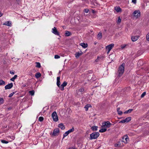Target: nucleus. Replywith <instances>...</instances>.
Here are the masks:
<instances>
[{
  "instance_id": "obj_1",
  "label": "nucleus",
  "mask_w": 149,
  "mask_h": 149,
  "mask_svg": "<svg viewBox=\"0 0 149 149\" xmlns=\"http://www.w3.org/2000/svg\"><path fill=\"white\" fill-rule=\"evenodd\" d=\"M125 64L123 63L119 67L118 71V75L121 76L123 74L124 71Z\"/></svg>"
},
{
  "instance_id": "obj_2",
  "label": "nucleus",
  "mask_w": 149,
  "mask_h": 149,
  "mask_svg": "<svg viewBox=\"0 0 149 149\" xmlns=\"http://www.w3.org/2000/svg\"><path fill=\"white\" fill-rule=\"evenodd\" d=\"M100 134L98 132H95L92 133L90 134V139H97L99 136Z\"/></svg>"
},
{
  "instance_id": "obj_3",
  "label": "nucleus",
  "mask_w": 149,
  "mask_h": 149,
  "mask_svg": "<svg viewBox=\"0 0 149 149\" xmlns=\"http://www.w3.org/2000/svg\"><path fill=\"white\" fill-rule=\"evenodd\" d=\"M140 16V12L139 10H136L133 13V17L135 19L138 18Z\"/></svg>"
},
{
  "instance_id": "obj_4",
  "label": "nucleus",
  "mask_w": 149,
  "mask_h": 149,
  "mask_svg": "<svg viewBox=\"0 0 149 149\" xmlns=\"http://www.w3.org/2000/svg\"><path fill=\"white\" fill-rule=\"evenodd\" d=\"M52 117L54 121L56 122L58 120V118L57 113L55 111L52 113Z\"/></svg>"
},
{
  "instance_id": "obj_5",
  "label": "nucleus",
  "mask_w": 149,
  "mask_h": 149,
  "mask_svg": "<svg viewBox=\"0 0 149 149\" xmlns=\"http://www.w3.org/2000/svg\"><path fill=\"white\" fill-rule=\"evenodd\" d=\"M114 46V44L112 43L106 46V49L108 50L107 52V54H108L109 53L110 51L113 48Z\"/></svg>"
},
{
  "instance_id": "obj_6",
  "label": "nucleus",
  "mask_w": 149,
  "mask_h": 149,
  "mask_svg": "<svg viewBox=\"0 0 149 149\" xmlns=\"http://www.w3.org/2000/svg\"><path fill=\"white\" fill-rule=\"evenodd\" d=\"M111 125V124L108 121L104 122L102 123V126H106V128L110 127Z\"/></svg>"
},
{
  "instance_id": "obj_7",
  "label": "nucleus",
  "mask_w": 149,
  "mask_h": 149,
  "mask_svg": "<svg viewBox=\"0 0 149 149\" xmlns=\"http://www.w3.org/2000/svg\"><path fill=\"white\" fill-rule=\"evenodd\" d=\"M52 32L54 34L57 35L59 36V33L58 31L56 29V28L55 27H54L52 29Z\"/></svg>"
},
{
  "instance_id": "obj_8",
  "label": "nucleus",
  "mask_w": 149,
  "mask_h": 149,
  "mask_svg": "<svg viewBox=\"0 0 149 149\" xmlns=\"http://www.w3.org/2000/svg\"><path fill=\"white\" fill-rule=\"evenodd\" d=\"M129 140V139L127 136H125L122 138V141L125 143H127Z\"/></svg>"
},
{
  "instance_id": "obj_9",
  "label": "nucleus",
  "mask_w": 149,
  "mask_h": 149,
  "mask_svg": "<svg viewBox=\"0 0 149 149\" xmlns=\"http://www.w3.org/2000/svg\"><path fill=\"white\" fill-rule=\"evenodd\" d=\"M59 130L58 128L55 129L52 135L53 136H56L58 135L59 132Z\"/></svg>"
},
{
  "instance_id": "obj_10",
  "label": "nucleus",
  "mask_w": 149,
  "mask_h": 149,
  "mask_svg": "<svg viewBox=\"0 0 149 149\" xmlns=\"http://www.w3.org/2000/svg\"><path fill=\"white\" fill-rule=\"evenodd\" d=\"M139 37V36H133L131 37V39L132 41L134 42L136 41Z\"/></svg>"
},
{
  "instance_id": "obj_11",
  "label": "nucleus",
  "mask_w": 149,
  "mask_h": 149,
  "mask_svg": "<svg viewBox=\"0 0 149 149\" xmlns=\"http://www.w3.org/2000/svg\"><path fill=\"white\" fill-rule=\"evenodd\" d=\"M60 77H57V86L59 87V86L60 85Z\"/></svg>"
},
{
  "instance_id": "obj_12",
  "label": "nucleus",
  "mask_w": 149,
  "mask_h": 149,
  "mask_svg": "<svg viewBox=\"0 0 149 149\" xmlns=\"http://www.w3.org/2000/svg\"><path fill=\"white\" fill-rule=\"evenodd\" d=\"M102 37V34L101 32H99L97 36V38L98 39L100 40Z\"/></svg>"
},
{
  "instance_id": "obj_13",
  "label": "nucleus",
  "mask_w": 149,
  "mask_h": 149,
  "mask_svg": "<svg viewBox=\"0 0 149 149\" xmlns=\"http://www.w3.org/2000/svg\"><path fill=\"white\" fill-rule=\"evenodd\" d=\"M82 54V52H81V53H80V52H77L75 54V57L76 58H78Z\"/></svg>"
},
{
  "instance_id": "obj_14",
  "label": "nucleus",
  "mask_w": 149,
  "mask_h": 149,
  "mask_svg": "<svg viewBox=\"0 0 149 149\" xmlns=\"http://www.w3.org/2000/svg\"><path fill=\"white\" fill-rule=\"evenodd\" d=\"M58 127L62 130H64L65 129V127L62 123H60L58 125Z\"/></svg>"
},
{
  "instance_id": "obj_15",
  "label": "nucleus",
  "mask_w": 149,
  "mask_h": 149,
  "mask_svg": "<svg viewBox=\"0 0 149 149\" xmlns=\"http://www.w3.org/2000/svg\"><path fill=\"white\" fill-rule=\"evenodd\" d=\"M80 45L84 48H86L87 47V44H85L84 43H82L80 44Z\"/></svg>"
},
{
  "instance_id": "obj_16",
  "label": "nucleus",
  "mask_w": 149,
  "mask_h": 149,
  "mask_svg": "<svg viewBox=\"0 0 149 149\" xmlns=\"http://www.w3.org/2000/svg\"><path fill=\"white\" fill-rule=\"evenodd\" d=\"M90 107H91V105L90 104H87L84 107V108L85 109V110L87 111L88 110V108Z\"/></svg>"
},
{
  "instance_id": "obj_17",
  "label": "nucleus",
  "mask_w": 149,
  "mask_h": 149,
  "mask_svg": "<svg viewBox=\"0 0 149 149\" xmlns=\"http://www.w3.org/2000/svg\"><path fill=\"white\" fill-rule=\"evenodd\" d=\"M114 9L118 12H120L121 11V8L119 7H115Z\"/></svg>"
},
{
  "instance_id": "obj_18",
  "label": "nucleus",
  "mask_w": 149,
  "mask_h": 149,
  "mask_svg": "<svg viewBox=\"0 0 149 149\" xmlns=\"http://www.w3.org/2000/svg\"><path fill=\"white\" fill-rule=\"evenodd\" d=\"M41 76V74L40 72L36 73L35 74V77L37 79L39 78Z\"/></svg>"
},
{
  "instance_id": "obj_19",
  "label": "nucleus",
  "mask_w": 149,
  "mask_h": 149,
  "mask_svg": "<svg viewBox=\"0 0 149 149\" xmlns=\"http://www.w3.org/2000/svg\"><path fill=\"white\" fill-rule=\"evenodd\" d=\"M107 128H102L99 130V132H104L107 130Z\"/></svg>"
},
{
  "instance_id": "obj_20",
  "label": "nucleus",
  "mask_w": 149,
  "mask_h": 149,
  "mask_svg": "<svg viewBox=\"0 0 149 149\" xmlns=\"http://www.w3.org/2000/svg\"><path fill=\"white\" fill-rule=\"evenodd\" d=\"M131 119V117H129L128 118H126L125 119V123H128L129 121H130Z\"/></svg>"
},
{
  "instance_id": "obj_21",
  "label": "nucleus",
  "mask_w": 149,
  "mask_h": 149,
  "mask_svg": "<svg viewBox=\"0 0 149 149\" xmlns=\"http://www.w3.org/2000/svg\"><path fill=\"white\" fill-rule=\"evenodd\" d=\"M120 108L118 107L117 108V110L118 112V114L119 115H121L122 114V112L120 110Z\"/></svg>"
},
{
  "instance_id": "obj_22",
  "label": "nucleus",
  "mask_w": 149,
  "mask_h": 149,
  "mask_svg": "<svg viewBox=\"0 0 149 149\" xmlns=\"http://www.w3.org/2000/svg\"><path fill=\"white\" fill-rule=\"evenodd\" d=\"M71 33L70 31H67L66 32L65 35L66 36H69L71 35Z\"/></svg>"
},
{
  "instance_id": "obj_23",
  "label": "nucleus",
  "mask_w": 149,
  "mask_h": 149,
  "mask_svg": "<svg viewBox=\"0 0 149 149\" xmlns=\"http://www.w3.org/2000/svg\"><path fill=\"white\" fill-rule=\"evenodd\" d=\"M17 77V75H15L12 78H11L10 79V80L12 81H15V79H16Z\"/></svg>"
},
{
  "instance_id": "obj_24",
  "label": "nucleus",
  "mask_w": 149,
  "mask_h": 149,
  "mask_svg": "<svg viewBox=\"0 0 149 149\" xmlns=\"http://www.w3.org/2000/svg\"><path fill=\"white\" fill-rule=\"evenodd\" d=\"M133 111V109H129L124 112L125 114L128 113H131Z\"/></svg>"
},
{
  "instance_id": "obj_25",
  "label": "nucleus",
  "mask_w": 149,
  "mask_h": 149,
  "mask_svg": "<svg viewBox=\"0 0 149 149\" xmlns=\"http://www.w3.org/2000/svg\"><path fill=\"white\" fill-rule=\"evenodd\" d=\"M98 127L96 126H93L91 127V129L93 131H97V130Z\"/></svg>"
},
{
  "instance_id": "obj_26",
  "label": "nucleus",
  "mask_w": 149,
  "mask_h": 149,
  "mask_svg": "<svg viewBox=\"0 0 149 149\" xmlns=\"http://www.w3.org/2000/svg\"><path fill=\"white\" fill-rule=\"evenodd\" d=\"M74 128L73 127H72V128L69 130H68L67 131L68 132L69 134L73 132L74 131Z\"/></svg>"
},
{
  "instance_id": "obj_27",
  "label": "nucleus",
  "mask_w": 149,
  "mask_h": 149,
  "mask_svg": "<svg viewBox=\"0 0 149 149\" xmlns=\"http://www.w3.org/2000/svg\"><path fill=\"white\" fill-rule=\"evenodd\" d=\"M36 67L38 68H40L41 67V65L40 63L39 62H36Z\"/></svg>"
},
{
  "instance_id": "obj_28",
  "label": "nucleus",
  "mask_w": 149,
  "mask_h": 149,
  "mask_svg": "<svg viewBox=\"0 0 149 149\" xmlns=\"http://www.w3.org/2000/svg\"><path fill=\"white\" fill-rule=\"evenodd\" d=\"M68 132L67 131L65 132L63 134V139L65 136H67L69 134Z\"/></svg>"
},
{
  "instance_id": "obj_29",
  "label": "nucleus",
  "mask_w": 149,
  "mask_h": 149,
  "mask_svg": "<svg viewBox=\"0 0 149 149\" xmlns=\"http://www.w3.org/2000/svg\"><path fill=\"white\" fill-rule=\"evenodd\" d=\"M121 22V19L120 17H119L118 18V20L117 21V23L118 24H120Z\"/></svg>"
},
{
  "instance_id": "obj_30",
  "label": "nucleus",
  "mask_w": 149,
  "mask_h": 149,
  "mask_svg": "<svg viewBox=\"0 0 149 149\" xmlns=\"http://www.w3.org/2000/svg\"><path fill=\"white\" fill-rule=\"evenodd\" d=\"M29 93L31 95H33L34 94V91L33 90L30 91H29Z\"/></svg>"
},
{
  "instance_id": "obj_31",
  "label": "nucleus",
  "mask_w": 149,
  "mask_h": 149,
  "mask_svg": "<svg viewBox=\"0 0 149 149\" xmlns=\"http://www.w3.org/2000/svg\"><path fill=\"white\" fill-rule=\"evenodd\" d=\"M5 84V82L4 81L2 80H0V85H4Z\"/></svg>"
},
{
  "instance_id": "obj_32",
  "label": "nucleus",
  "mask_w": 149,
  "mask_h": 149,
  "mask_svg": "<svg viewBox=\"0 0 149 149\" xmlns=\"http://www.w3.org/2000/svg\"><path fill=\"white\" fill-rule=\"evenodd\" d=\"M67 83L66 81H64L63 83L61 84L62 86L64 87L65 86L67 85Z\"/></svg>"
},
{
  "instance_id": "obj_33",
  "label": "nucleus",
  "mask_w": 149,
  "mask_h": 149,
  "mask_svg": "<svg viewBox=\"0 0 149 149\" xmlns=\"http://www.w3.org/2000/svg\"><path fill=\"white\" fill-rule=\"evenodd\" d=\"M44 119V118L42 117H40L39 118V120L40 122L42 121Z\"/></svg>"
},
{
  "instance_id": "obj_34",
  "label": "nucleus",
  "mask_w": 149,
  "mask_h": 149,
  "mask_svg": "<svg viewBox=\"0 0 149 149\" xmlns=\"http://www.w3.org/2000/svg\"><path fill=\"white\" fill-rule=\"evenodd\" d=\"M3 24L7 25L8 26H9V21H8L7 22H6L4 23Z\"/></svg>"
},
{
  "instance_id": "obj_35",
  "label": "nucleus",
  "mask_w": 149,
  "mask_h": 149,
  "mask_svg": "<svg viewBox=\"0 0 149 149\" xmlns=\"http://www.w3.org/2000/svg\"><path fill=\"white\" fill-rule=\"evenodd\" d=\"M16 91H15V92L13 91L10 94V97L12 96L13 94L15 93H16Z\"/></svg>"
},
{
  "instance_id": "obj_36",
  "label": "nucleus",
  "mask_w": 149,
  "mask_h": 149,
  "mask_svg": "<svg viewBox=\"0 0 149 149\" xmlns=\"http://www.w3.org/2000/svg\"><path fill=\"white\" fill-rule=\"evenodd\" d=\"M5 88V89H9V84H8V85L6 86Z\"/></svg>"
},
{
  "instance_id": "obj_37",
  "label": "nucleus",
  "mask_w": 149,
  "mask_h": 149,
  "mask_svg": "<svg viewBox=\"0 0 149 149\" xmlns=\"http://www.w3.org/2000/svg\"><path fill=\"white\" fill-rule=\"evenodd\" d=\"M1 141L2 143H8V141H7L4 140H2Z\"/></svg>"
},
{
  "instance_id": "obj_38",
  "label": "nucleus",
  "mask_w": 149,
  "mask_h": 149,
  "mask_svg": "<svg viewBox=\"0 0 149 149\" xmlns=\"http://www.w3.org/2000/svg\"><path fill=\"white\" fill-rule=\"evenodd\" d=\"M3 100L2 98H0V104H1L3 103Z\"/></svg>"
},
{
  "instance_id": "obj_39",
  "label": "nucleus",
  "mask_w": 149,
  "mask_h": 149,
  "mask_svg": "<svg viewBox=\"0 0 149 149\" xmlns=\"http://www.w3.org/2000/svg\"><path fill=\"white\" fill-rule=\"evenodd\" d=\"M146 39L147 40L149 41V33H148L146 35Z\"/></svg>"
},
{
  "instance_id": "obj_40",
  "label": "nucleus",
  "mask_w": 149,
  "mask_h": 149,
  "mask_svg": "<svg viewBox=\"0 0 149 149\" xmlns=\"http://www.w3.org/2000/svg\"><path fill=\"white\" fill-rule=\"evenodd\" d=\"M64 87L63 86H62V85H61L60 86H59V88H60V89L62 90L63 91L64 90Z\"/></svg>"
},
{
  "instance_id": "obj_41",
  "label": "nucleus",
  "mask_w": 149,
  "mask_h": 149,
  "mask_svg": "<svg viewBox=\"0 0 149 149\" xmlns=\"http://www.w3.org/2000/svg\"><path fill=\"white\" fill-rule=\"evenodd\" d=\"M54 58L55 59H58L60 58V56L58 55H55L54 56Z\"/></svg>"
},
{
  "instance_id": "obj_42",
  "label": "nucleus",
  "mask_w": 149,
  "mask_h": 149,
  "mask_svg": "<svg viewBox=\"0 0 149 149\" xmlns=\"http://www.w3.org/2000/svg\"><path fill=\"white\" fill-rule=\"evenodd\" d=\"M146 92H144L141 95V97H144V96L146 95Z\"/></svg>"
},
{
  "instance_id": "obj_43",
  "label": "nucleus",
  "mask_w": 149,
  "mask_h": 149,
  "mask_svg": "<svg viewBox=\"0 0 149 149\" xmlns=\"http://www.w3.org/2000/svg\"><path fill=\"white\" fill-rule=\"evenodd\" d=\"M89 11V10L88 9H86L84 10V12L86 13H88V12Z\"/></svg>"
},
{
  "instance_id": "obj_44",
  "label": "nucleus",
  "mask_w": 149,
  "mask_h": 149,
  "mask_svg": "<svg viewBox=\"0 0 149 149\" xmlns=\"http://www.w3.org/2000/svg\"><path fill=\"white\" fill-rule=\"evenodd\" d=\"M84 89L83 88H81L79 90V91L80 92H82L83 91H84Z\"/></svg>"
},
{
  "instance_id": "obj_45",
  "label": "nucleus",
  "mask_w": 149,
  "mask_h": 149,
  "mask_svg": "<svg viewBox=\"0 0 149 149\" xmlns=\"http://www.w3.org/2000/svg\"><path fill=\"white\" fill-rule=\"evenodd\" d=\"M132 2L135 4L136 3V0H132Z\"/></svg>"
},
{
  "instance_id": "obj_46",
  "label": "nucleus",
  "mask_w": 149,
  "mask_h": 149,
  "mask_svg": "<svg viewBox=\"0 0 149 149\" xmlns=\"http://www.w3.org/2000/svg\"><path fill=\"white\" fill-rule=\"evenodd\" d=\"M125 46H126L125 45H121V49H123L125 47Z\"/></svg>"
},
{
  "instance_id": "obj_47",
  "label": "nucleus",
  "mask_w": 149,
  "mask_h": 149,
  "mask_svg": "<svg viewBox=\"0 0 149 149\" xmlns=\"http://www.w3.org/2000/svg\"><path fill=\"white\" fill-rule=\"evenodd\" d=\"M125 123V120H121L119 122V123Z\"/></svg>"
},
{
  "instance_id": "obj_48",
  "label": "nucleus",
  "mask_w": 149,
  "mask_h": 149,
  "mask_svg": "<svg viewBox=\"0 0 149 149\" xmlns=\"http://www.w3.org/2000/svg\"><path fill=\"white\" fill-rule=\"evenodd\" d=\"M13 86V83H10V89Z\"/></svg>"
},
{
  "instance_id": "obj_49",
  "label": "nucleus",
  "mask_w": 149,
  "mask_h": 149,
  "mask_svg": "<svg viewBox=\"0 0 149 149\" xmlns=\"http://www.w3.org/2000/svg\"><path fill=\"white\" fill-rule=\"evenodd\" d=\"M10 73L12 74H14L15 73V71H10Z\"/></svg>"
},
{
  "instance_id": "obj_50",
  "label": "nucleus",
  "mask_w": 149,
  "mask_h": 149,
  "mask_svg": "<svg viewBox=\"0 0 149 149\" xmlns=\"http://www.w3.org/2000/svg\"><path fill=\"white\" fill-rule=\"evenodd\" d=\"M115 147H118V146H120V145H119L118 144H115Z\"/></svg>"
},
{
  "instance_id": "obj_51",
  "label": "nucleus",
  "mask_w": 149,
  "mask_h": 149,
  "mask_svg": "<svg viewBox=\"0 0 149 149\" xmlns=\"http://www.w3.org/2000/svg\"><path fill=\"white\" fill-rule=\"evenodd\" d=\"M69 149H75V148L74 147H71Z\"/></svg>"
},
{
  "instance_id": "obj_52",
  "label": "nucleus",
  "mask_w": 149,
  "mask_h": 149,
  "mask_svg": "<svg viewBox=\"0 0 149 149\" xmlns=\"http://www.w3.org/2000/svg\"><path fill=\"white\" fill-rule=\"evenodd\" d=\"M3 15V14L1 13H0V17L2 16Z\"/></svg>"
},
{
  "instance_id": "obj_53",
  "label": "nucleus",
  "mask_w": 149,
  "mask_h": 149,
  "mask_svg": "<svg viewBox=\"0 0 149 149\" xmlns=\"http://www.w3.org/2000/svg\"><path fill=\"white\" fill-rule=\"evenodd\" d=\"M14 138H15L14 136H12V140H14Z\"/></svg>"
},
{
  "instance_id": "obj_54",
  "label": "nucleus",
  "mask_w": 149,
  "mask_h": 149,
  "mask_svg": "<svg viewBox=\"0 0 149 149\" xmlns=\"http://www.w3.org/2000/svg\"><path fill=\"white\" fill-rule=\"evenodd\" d=\"M10 24H11V23H10V26H11Z\"/></svg>"
},
{
  "instance_id": "obj_55",
  "label": "nucleus",
  "mask_w": 149,
  "mask_h": 149,
  "mask_svg": "<svg viewBox=\"0 0 149 149\" xmlns=\"http://www.w3.org/2000/svg\"><path fill=\"white\" fill-rule=\"evenodd\" d=\"M96 61H97V59H96Z\"/></svg>"
},
{
  "instance_id": "obj_56",
  "label": "nucleus",
  "mask_w": 149,
  "mask_h": 149,
  "mask_svg": "<svg viewBox=\"0 0 149 149\" xmlns=\"http://www.w3.org/2000/svg\"><path fill=\"white\" fill-rule=\"evenodd\" d=\"M118 118L120 119H121V118Z\"/></svg>"
}]
</instances>
